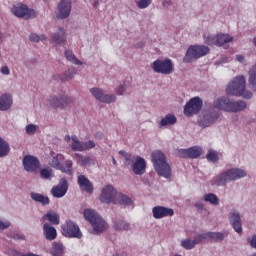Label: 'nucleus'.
<instances>
[{"mask_svg": "<svg viewBox=\"0 0 256 256\" xmlns=\"http://www.w3.org/2000/svg\"><path fill=\"white\" fill-rule=\"evenodd\" d=\"M53 41L56 45H61L67 41V34L64 28H59L58 32L54 35Z\"/></svg>", "mask_w": 256, "mask_h": 256, "instance_id": "obj_28", "label": "nucleus"}, {"mask_svg": "<svg viewBox=\"0 0 256 256\" xmlns=\"http://www.w3.org/2000/svg\"><path fill=\"white\" fill-rule=\"evenodd\" d=\"M151 5V0H140L137 2L138 9H147Z\"/></svg>", "mask_w": 256, "mask_h": 256, "instance_id": "obj_49", "label": "nucleus"}, {"mask_svg": "<svg viewBox=\"0 0 256 256\" xmlns=\"http://www.w3.org/2000/svg\"><path fill=\"white\" fill-rule=\"evenodd\" d=\"M125 92V84H121L118 88V95H123Z\"/></svg>", "mask_w": 256, "mask_h": 256, "instance_id": "obj_56", "label": "nucleus"}, {"mask_svg": "<svg viewBox=\"0 0 256 256\" xmlns=\"http://www.w3.org/2000/svg\"><path fill=\"white\" fill-rule=\"evenodd\" d=\"M209 51V47L204 45L190 46L184 57V63H191V61H194V59H201V57L208 55Z\"/></svg>", "mask_w": 256, "mask_h": 256, "instance_id": "obj_7", "label": "nucleus"}, {"mask_svg": "<svg viewBox=\"0 0 256 256\" xmlns=\"http://www.w3.org/2000/svg\"><path fill=\"white\" fill-rule=\"evenodd\" d=\"M43 219L49 221L52 225H59L60 223L59 214L57 213L48 212L43 216Z\"/></svg>", "mask_w": 256, "mask_h": 256, "instance_id": "obj_35", "label": "nucleus"}, {"mask_svg": "<svg viewBox=\"0 0 256 256\" xmlns=\"http://www.w3.org/2000/svg\"><path fill=\"white\" fill-rule=\"evenodd\" d=\"M249 87L252 91H256V65L249 71Z\"/></svg>", "mask_w": 256, "mask_h": 256, "instance_id": "obj_31", "label": "nucleus"}, {"mask_svg": "<svg viewBox=\"0 0 256 256\" xmlns=\"http://www.w3.org/2000/svg\"><path fill=\"white\" fill-rule=\"evenodd\" d=\"M89 149H95V141L89 140L82 142V151H89Z\"/></svg>", "mask_w": 256, "mask_h": 256, "instance_id": "obj_45", "label": "nucleus"}, {"mask_svg": "<svg viewBox=\"0 0 256 256\" xmlns=\"http://www.w3.org/2000/svg\"><path fill=\"white\" fill-rule=\"evenodd\" d=\"M206 159H208L212 163H217L219 161V155L215 150H209L206 155Z\"/></svg>", "mask_w": 256, "mask_h": 256, "instance_id": "obj_42", "label": "nucleus"}, {"mask_svg": "<svg viewBox=\"0 0 256 256\" xmlns=\"http://www.w3.org/2000/svg\"><path fill=\"white\" fill-rule=\"evenodd\" d=\"M40 176L42 179H51L53 177V169L44 168L40 170Z\"/></svg>", "mask_w": 256, "mask_h": 256, "instance_id": "obj_41", "label": "nucleus"}, {"mask_svg": "<svg viewBox=\"0 0 256 256\" xmlns=\"http://www.w3.org/2000/svg\"><path fill=\"white\" fill-rule=\"evenodd\" d=\"M84 217L89 221L96 234L103 233L109 229V225L97 212L91 209L84 210Z\"/></svg>", "mask_w": 256, "mask_h": 256, "instance_id": "obj_5", "label": "nucleus"}, {"mask_svg": "<svg viewBox=\"0 0 256 256\" xmlns=\"http://www.w3.org/2000/svg\"><path fill=\"white\" fill-rule=\"evenodd\" d=\"M52 160L50 162L51 167L54 169H59L63 171V161L65 160V156L62 154L55 155V152H51Z\"/></svg>", "mask_w": 256, "mask_h": 256, "instance_id": "obj_23", "label": "nucleus"}, {"mask_svg": "<svg viewBox=\"0 0 256 256\" xmlns=\"http://www.w3.org/2000/svg\"><path fill=\"white\" fill-rule=\"evenodd\" d=\"M78 185L82 191L93 193V183H91L85 175L78 176Z\"/></svg>", "mask_w": 256, "mask_h": 256, "instance_id": "obj_22", "label": "nucleus"}, {"mask_svg": "<svg viewBox=\"0 0 256 256\" xmlns=\"http://www.w3.org/2000/svg\"><path fill=\"white\" fill-rule=\"evenodd\" d=\"M151 157L156 173H158L160 177H164V179H171V166L169 163H167L165 154L159 150H156L152 152Z\"/></svg>", "mask_w": 256, "mask_h": 256, "instance_id": "obj_2", "label": "nucleus"}, {"mask_svg": "<svg viewBox=\"0 0 256 256\" xmlns=\"http://www.w3.org/2000/svg\"><path fill=\"white\" fill-rule=\"evenodd\" d=\"M75 157L80 165H95V160L91 156H83L81 154H75Z\"/></svg>", "mask_w": 256, "mask_h": 256, "instance_id": "obj_30", "label": "nucleus"}, {"mask_svg": "<svg viewBox=\"0 0 256 256\" xmlns=\"http://www.w3.org/2000/svg\"><path fill=\"white\" fill-rule=\"evenodd\" d=\"M233 41V37L229 34H218L216 35V46L223 47V45L227 43H231Z\"/></svg>", "mask_w": 256, "mask_h": 256, "instance_id": "obj_27", "label": "nucleus"}, {"mask_svg": "<svg viewBox=\"0 0 256 256\" xmlns=\"http://www.w3.org/2000/svg\"><path fill=\"white\" fill-rule=\"evenodd\" d=\"M246 81L244 76H237L234 80H232L227 88V95H233L235 97H243L244 99H251L253 97V93L251 91H247L245 89Z\"/></svg>", "mask_w": 256, "mask_h": 256, "instance_id": "obj_4", "label": "nucleus"}, {"mask_svg": "<svg viewBox=\"0 0 256 256\" xmlns=\"http://www.w3.org/2000/svg\"><path fill=\"white\" fill-rule=\"evenodd\" d=\"M10 73H11V71L9 70V67L2 66V68H1V74L2 75H9Z\"/></svg>", "mask_w": 256, "mask_h": 256, "instance_id": "obj_53", "label": "nucleus"}, {"mask_svg": "<svg viewBox=\"0 0 256 256\" xmlns=\"http://www.w3.org/2000/svg\"><path fill=\"white\" fill-rule=\"evenodd\" d=\"M44 236L48 241H54L57 239V229L51 226L49 223L43 225Z\"/></svg>", "mask_w": 256, "mask_h": 256, "instance_id": "obj_24", "label": "nucleus"}, {"mask_svg": "<svg viewBox=\"0 0 256 256\" xmlns=\"http://www.w3.org/2000/svg\"><path fill=\"white\" fill-rule=\"evenodd\" d=\"M65 57H66L67 61H70L74 65H82V63L79 61V59H77V57H75V54H73V52L70 50L65 51Z\"/></svg>", "mask_w": 256, "mask_h": 256, "instance_id": "obj_39", "label": "nucleus"}, {"mask_svg": "<svg viewBox=\"0 0 256 256\" xmlns=\"http://www.w3.org/2000/svg\"><path fill=\"white\" fill-rule=\"evenodd\" d=\"M26 133L28 135H35V133H37V126H35L34 124H29L26 126Z\"/></svg>", "mask_w": 256, "mask_h": 256, "instance_id": "obj_50", "label": "nucleus"}, {"mask_svg": "<svg viewBox=\"0 0 256 256\" xmlns=\"http://www.w3.org/2000/svg\"><path fill=\"white\" fill-rule=\"evenodd\" d=\"M101 203H114L115 205H133V200L127 195L118 193L117 190L111 185H107L102 189L99 197Z\"/></svg>", "mask_w": 256, "mask_h": 256, "instance_id": "obj_1", "label": "nucleus"}, {"mask_svg": "<svg viewBox=\"0 0 256 256\" xmlns=\"http://www.w3.org/2000/svg\"><path fill=\"white\" fill-rule=\"evenodd\" d=\"M31 199H33V201H36L37 203H41V205H49L50 202L49 197L35 192L31 193Z\"/></svg>", "mask_w": 256, "mask_h": 256, "instance_id": "obj_29", "label": "nucleus"}, {"mask_svg": "<svg viewBox=\"0 0 256 256\" xmlns=\"http://www.w3.org/2000/svg\"><path fill=\"white\" fill-rule=\"evenodd\" d=\"M203 201L210 203L211 205H219V197L213 193H209L203 196Z\"/></svg>", "mask_w": 256, "mask_h": 256, "instance_id": "obj_38", "label": "nucleus"}, {"mask_svg": "<svg viewBox=\"0 0 256 256\" xmlns=\"http://www.w3.org/2000/svg\"><path fill=\"white\" fill-rule=\"evenodd\" d=\"M77 74V71L75 68H69L68 71L64 73L62 76V81H69L70 79H73V77Z\"/></svg>", "mask_w": 256, "mask_h": 256, "instance_id": "obj_40", "label": "nucleus"}, {"mask_svg": "<svg viewBox=\"0 0 256 256\" xmlns=\"http://www.w3.org/2000/svg\"><path fill=\"white\" fill-rule=\"evenodd\" d=\"M9 151H11L9 143L3 140V138H0V157H7V155H9Z\"/></svg>", "mask_w": 256, "mask_h": 256, "instance_id": "obj_34", "label": "nucleus"}, {"mask_svg": "<svg viewBox=\"0 0 256 256\" xmlns=\"http://www.w3.org/2000/svg\"><path fill=\"white\" fill-rule=\"evenodd\" d=\"M65 251V247H63L62 243L54 242L52 247V255L53 256H62Z\"/></svg>", "mask_w": 256, "mask_h": 256, "instance_id": "obj_37", "label": "nucleus"}, {"mask_svg": "<svg viewBox=\"0 0 256 256\" xmlns=\"http://www.w3.org/2000/svg\"><path fill=\"white\" fill-rule=\"evenodd\" d=\"M13 105V97L9 94H3L0 96V111H9V108Z\"/></svg>", "mask_w": 256, "mask_h": 256, "instance_id": "obj_25", "label": "nucleus"}, {"mask_svg": "<svg viewBox=\"0 0 256 256\" xmlns=\"http://www.w3.org/2000/svg\"><path fill=\"white\" fill-rule=\"evenodd\" d=\"M154 219H163L165 217H173L175 211L173 208H167L165 206H156L152 209Z\"/></svg>", "mask_w": 256, "mask_h": 256, "instance_id": "obj_16", "label": "nucleus"}, {"mask_svg": "<svg viewBox=\"0 0 256 256\" xmlns=\"http://www.w3.org/2000/svg\"><path fill=\"white\" fill-rule=\"evenodd\" d=\"M13 239H18V240H25V236L23 234H14L13 236Z\"/></svg>", "mask_w": 256, "mask_h": 256, "instance_id": "obj_55", "label": "nucleus"}, {"mask_svg": "<svg viewBox=\"0 0 256 256\" xmlns=\"http://www.w3.org/2000/svg\"><path fill=\"white\" fill-rule=\"evenodd\" d=\"M151 68L155 73H162V75H171L173 73V62L169 59L156 60L152 63Z\"/></svg>", "mask_w": 256, "mask_h": 256, "instance_id": "obj_9", "label": "nucleus"}, {"mask_svg": "<svg viewBox=\"0 0 256 256\" xmlns=\"http://www.w3.org/2000/svg\"><path fill=\"white\" fill-rule=\"evenodd\" d=\"M214 108L227 113H239L247 109V103L243 100L233 101L227 97H220L214 101Z\"/></svg>", "mask_w": 256, "mask_h": 256, "instance_id": "obj_3", "label": "nucleus"}, {"mask_svg": "<svg viewBox=\"0 0 256 256\" xmlns=\"http://www.w3.org/2000/svg\"><path fill=\"white\" fill-rule=\"evenodd\" d=\"M217 119H219L218 112H209L199 120V125L200 127H210V125H213V123H215Z\"/></svg>", "mask_w": 256, "mask_h": 256, "instance_id": "obj_20", "label": "nucleus"}, {"mask_svg": "<svg viewBox=\"0 0 256 256\" xmlns=\"http://www.w3.org/2000/svg\"><path fill=\"white\" fill-rule=\"evenodd\" d=\"M11 224L9 222L0 221V229H8Z\"/></svg>", "mask_w": 256, "mask_h": 256, "instance_id": "obj_54", "label": "nucleus"}, {"mask_svg": "<svg viewBox=\"0 0 256 256\" xmlns=\"http://www.w3.org/2000/svg\"><path fill=\"white\" fill-rule=\"evenodd\" d=\"M69 103H73V98L65 95L61 96L60 98L53 97L50 99V105L55 109H65Z\"/></svg>", "mask_w": 256, "mask_h": 256, "instance_id": "obj_18", "label": "nucleus"}, {"mask_svg": "<svg viewBox=\"0 0 256 256\" xmlns=\"http://www.w3.org/2000/svg\"><path fill=\"white\" fill-rule=\"evenodd\" d=\"M114 229L115 231H129L131 226L123 220H116L114 221Z\"/></svg>", "mask_w": 256, "mask_h": 256, "instance_id": "obj_33", "label": "nucleus"}, {"mask_svg": "<svg viewBox=\"0 0 256 256\" xmlns=\"http://www.w3.org/2000/svg\"><path fill=\"white\" fill-rule=\"evenodd\" d=\"M12 13L15 17L22 19H34L37 16L35 10H29V7L25 4H18L12 8Z\"/></svg>", "mask_w": 256, "mask_h": 256, "instance_id": "obj_11", "label": "nucleus"}, {"mask_svg": "<svg viewBox=\"0 0 256 256\" xmlns=\"http://www.w3.org/2000/svg\"><path fill=\"white\" fill-rule=\"evenodd\" d=\"M67 191H69V183L67 182V178H61L59 184L51 189V194L56 199H61V197H65V195H67Z\"/></svg>", "mask_w": 256, "mask_h": 256, "instance_id": "obj_12", "label": "nucleus"}, {"mask_svg": "<svg viewBox=\"0 0 256 256\" xmlns=\"http://www.w3.org/2000/svg\"><path fill=\"white\" fill-rule=\"evenodd\" d=\"M0 38H1V33H0Z\"/></svg>", "mask_w": 256, "mask_h": 256, "instance_id": "obj_61", "label": "nucleus"}, {"mask_svg": "<svg viewBox=\"0 0 256 256\" xmlns=\"http://www.w3.org/2000/svg\"><path fill=\"white\" fill-rule=\"evenodd\" d=\"M229 233H222V232H208L206 233V237L208 241H211V243H217L219 241H223L225 237H227Z\"/></svg>", "mask_w": 256, "mask_h": 256, "instance_id": "obj_26", "label": "nucleus"}, {"mask_svg": "<svg viewBox=\"0 0 256 256\" xmlns=\"http://www.w3.org/2000/svg\"><path fill=\"white\" fill-rule=\"evenodd\" d=\"M202 150L201 148L194 146L188 149H180L179 155L184 159H197L201 157Z\"/></svg>", "mask_w": 256, "mask_h": 256, "instance_id": "obj_17", "label": "nucleus"}, {"mask_svg": "<svg viewBox=\"0 0 256 256\" xmlns=\"http://www.w3.org/2000/svg\"><path fill=\"white\" fill-rule=\"evenodd\" d=\"M181 246L184 249H193L195 248V243L193 242V240L186 239L181 241Z\"/></svg>", "mask_w": 256, "mask_h": 256, "instance_id": "obj_46", "label": "nucleus"}, {"mask_svg": "<svg viewBox=\"0 0 256 256\" xmlns=\"http://www.w3.org/2000/svg\"><path fill=\"white\" fill-rule=\"evenodd\" d=\"M72 144L71 149L72 151H83V142L79 140V138L76 135L71 136Z\"/></svg>", "mask_w": 256, "mask_h": 256, "instance_id": "obj_32", "label": "nucleus"}, {"mask_svg": "<svg viewBox=\"0 0 256 256\" xmlns=\"http://www.w3.org/2000/svg\"><path fill=\"white\" fill-rule=\"evenodd\" d=\"M71 167H73V161L67 160L65 162V166H63V173H67L68 175H73V170H71Z\"/></svg>", "mask_w": 256, "mask_h": 256, "instance_id": "obj_44", "label": "nucleus"}, {"mask_svg": "<svg viewBox=\"0 0 256 256\" xmlns=\"http://www.w3.org/2000/svg\"><path fill=\"white\" fill-rule=\"evenodd\" d=\"M205 241H208L207 233L197 235L194 238L193 243H194V246H195V245H199L201 243H205Z\"/></svg>", "mask_w": 256, "mask_h": 256, "instance_id": "obj_43", "label": "nucleus"}, {"mask_svg": "<svg viewBox=\"0 0 256 256\" xmlns=\"http://www.w3.org/2000/svg\"><path fill=\"white\" fill-rule=\"evenodd\" d=\"M201 109H203V100L199 97H194L186 103L184 107V115H187V117L197 115Z\"/></svg>", "mask_w": 256, "mask_h": 256, "instance_id": "obj_10", "label": "nucleus"}, {"mask_svg": "<svg viewBox=\"0 0 256 256\" xmlns=\"http://www.w3.org/2000/svg\"><path fill=\"white\" fill-rule=\"evenodd\" d=\"M229 219L236 233H243V227L241 226V216L239 215V213L231 212Z\"/></svg>", "mask_w": 256, "mask_h": 256, "instance_id": "obj_21", "label": "nucleus"}, {"mask_svg": "<svg viewBox=\"0 0 256 256\" xmlns=\"http://www.w3.org/2000/svg\"><path fill=\"white\" fill-rule=\"evenodd\" d=\"M196 207H203V204H196Z\"/></svg>", "mask_w": 256, "mask_h": 256, "instance_id": "obj_60", "label": "nucleus"}, {"mask_svg": "<svg viewBox=\"0 0 256 256\" xmlns=\"http://www.w3.org/2000/svg\"><path fill=\"white\" fill-rule=\"evenodd\" d=\"M248 242L250 243L253 249H256V235H253L251 238H248Z\"/></svg>", "mask_w": 256, "mask_h": 256, "instance_id": "obj_52", "label": "nucleus"}, {"mask_svg": "<svg viewBox=\"0 0 256 256\" xmlns=\"http://www.w3.org/2000/svg\"><path fill=\"white\" fill-rule=\"evenodd\" d=\"M147 169V162L141 156L136 157V161L132 164V171L134 175H145Z\"/></svg>", "mask_w": 256, "mask_h": 256, "instance_id": "obj_19", "label": "nucleus"}, {"mask_svg": "<svg viewBox=\"0 0 256 256\" xmlns=\"http://www.w3.org/2000/svg\"><path fill=\"white\" fill-rule=\"evenodd\" d=\"M65 141H67V142L71 141V136H69V135L65 136Z\"/></svg>", "mask_w": 256, "mask_h": 256, "instance_id": "obj_58", "label": "nucleus"}, {"mask_svg": "<svg viewBox=\"0 0 256 256\" xmlns=\"http://www.w3.org/2000/svg\"><path fill=\"white\" fill-rule=\"evenodd\" d=\"M71 15V0H61L57 7V19H67Z\"/></svg>", "mask_w": 256, "mask_h": 256, "instance_id": "obj_13", "label": "nucleus"}, {"mask_svg": "<svg viewBox=\"0 0 256 256\" xmlns=\"http://www.w3.org/2000/svg\"><path fill=\"white\" fill-rule=\"evenodd\" d=\"M45 39H47L45 35H37L35 33H32L30 35V41H33L34 43H39V41H45Z\"/></svg>", "mask_w": 256, "mask_h": 256, "instance_id": "obj_47", "label": "nucleus"}, {"mask_svg": "<svg viewBox=\"0 0 256 256\" xmlns=\"http://www.w3.org/2000/svg\"><path fill=\"white\" fill-rule=\"evenodd\" d=\"M175 123H177V117L173 114H168L161 120L160 125L165 127L166 125H175Z\"/></svg>", "mask_w": 256, "mask_h": 256, "instance_id": "obj_36", "label": "nucleus"}, {"mask_svg": "<svg viewBox=\"0 0 256 256\" xmlns=\"http://www.w3.org/2000/svg\"><path fill=\"white\" fill-rule=\"evenodd\" d=\"M204 38H205V43H207V45H217V36L208 35V36H204Z\"/></svg>", "mask_w": 256, "mask_h": 256, "instance_id": "obj_48", "label": "nucleus"}, {"mask_svg": "<svg viewBox=\"0 0 256 256\" xmlns=\"http://www.w3.org/2000/svg\"><path fill=\"white\" fill-rule=\"evenodd\" d=\"M113 163L114 165H117V161L115 160V158H113Z\"/></svg>", "mask_w": 256, "mask_h": 256, "instance_id": "obj_59", "label": "nucleus"}, {"mask_svg": "<svg viewBox=\"0 0 256 256\" xmlns=\"http://www.w3.org/2000/svg\"><path fill=\"white\" fill-rule=\"evenodd\" d=\"M246 176L247 172H245V170L239 168H232L218 175L215 180V184L218 186L227 185L229 181H237V179H241Z\"/></svg>", "mask_w": 256, "mask_h": 256, "instance_id": "obj_6", "label": "nucleus"}, {"mask_svg": "<svg viewBox=\"0 0 256 256\" xmlns=\"http://www.w3.org/2000/svg\"><path fill=\"white\" fill-rule=\"evenodd\" d=\"M120 155H122V157H124V159L128 162V163H133V156H131V154L121 150Z\"/></svg>", "mask_w": 256, "mask_h": 256, "instance_id": "obj_51", "label": "nucleus"}, {"mask_svg": "<svg viewBox=\"0 0 256 256\" xmlns=\"http://www.w3.org/2000/svg\"><path fill=\"white\" fill-rule=\"evenodd\" d=\"M236 60L239 61V63H243L245 61V56L243 55H237Z\"/></svg>", "mask_w": 256, "mask_h": 256, "instance_id": "obj_57", "label": "nucleus"}, {"mask_svg": "<svg viewBox=\"0 0 256 256\" xmlns=\"http://www.w3.org/2000/svg\"><path fill=\"white\" fill-rule=\"evenodd\" d=\"M23 165H24L25 171H28L31 173L37 171V169H39V167H41L39 158L31 156V155H27L23 158Z\"/></svg>", "mask_w": 256, "mask_h": 256, "instance_id": "obj_14", "label": "nucleus"}, {"mask_svg": "<svg viewBox=\"0 0 256 256\" xmlns=\"http://www.w3.org/2000/svg\"><path fill=\"white\" fill-rule=\"evenodd\" d=\"M90 92L92 93L93 97H95V99H97L101 103H113V102H115V99H116L115 95L105 94V93H103L101 88H92L90 90Z\"/></svg>", "mask_w": 256, "mask_h": 256, "instance_id": "obj_15", "label": "nucleus"}, {"mask_svg": "<svg viewBox=\"0 0 256 256\" xmlns=\"http://www.w3.org/2000/svg\"><path fill=\"white\" fill-rule=\"evenodd\" d=\"M62 235H64V237H69L74 239H81V237H83V234L79 229V225H77L75 222L71 220H67L62 225Z\"/></svg>", "mask_w": 256, "mask_h": 256, "instance_id": "obj_8", "label": "nucleus"}]
</instances>
